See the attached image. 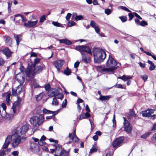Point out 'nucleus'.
Wrapping results in <instances>:
<instances>
[{
    "instance_id": "nucleus-1",
    "label": "nucleus",
    "mask_w": 156,
    "mask_h": 156,
    "mask_svg": "<svg viewBox=\"0 0 156 156\" xmlns=\"http://www.w3.org/2000/svg\"><path fill=\"white\" fill-rule=\"evenodd\" d=\"M26 137L21 136L19 134V131H16L12 136H8L5 140V143L3 146V148L6 149L9 144L10 140L12 142L11 145L12 147L15 148L18 147L19 145L25 140Z\"/></svg>"
},
{
    "instance_id": "nucleus-2",
    "label": "nucleus",
    "mask_w": 156,
    "mask_h": 156,
    "mask_svg": "<svg viewBox=\"0 0 156 156\" xmlns=\"http://www.w3.org/2000/svg\"><path fill=\"white\" fill-rule=\"evenodd\" d=\"M44 66H38L36 67L32 62H30L28 65V70L26 73L27 77L32 78L36 74L41 72Z\"/></svg>"
},
{
    "instance_id": "nucleus-3",
    "label": "nucleus",
    "mask_w": 156,
    "mask_h": 156,
    "mask_svg": "<svg viewBox=\"0 0 156 156\" xmlns=\"http://www.w3.org/2000/svg\"><path fill=\"white\" fill-rule=\"evenodd\" d=\"M93 56L94 62L96 63H99L103 62L105 58L106 53L102 49L96 48L94 50Z\"/></svg>"
},
{
    "instance_id": "nucleus-4",
    "label": "nucleus",
    "mask_w": 156,
    "mask_h": 156,
    "mask_svg": "<svg viewBox=\"0 0 156 156\" xmlns=\"http://www.w3.org/2000/svg\"><path fill=\"white\" fill-rule=\"evenodd\" d=\"M117 64V62L110 55L106 63V66L108 68H104L102 69L103 72H112L115 70L116 67L115 66Z\"/></svg>"
},
{
    "instance_id": "nucleus-5",
    "label": "nucleus",
    "mask_w": 156,
    "mask_h": 156,
    "mask_svg": "<svg viewBox=\"0 0 156 156\" xmlns=\"http://www.w3.org/2000/svg\"><path fill=\"white\" fill-rule=\"evenodd\" d=\"M44 121L43 115L40 114L39 116H35L31 118L30 119V123L34 126L41 125Z\"/></svg>"
},
{
    "instance_id": "nucleus-6",
    "label": "nucleus",
    "mask_w": 156,
    "mask_h": 156,
    "mask_svg": "<svg viewBox=\"0 0 156 156\" xmlns=\"http://www.w3.org/2000/svg\"><path fill=\"white\" fill-rule=\"evenodd\" d=\"M75 49L76 50L80 51L81 55H82V54H85L83 52H87L90 55H92L91 49L88 46L84 45L78 46H76Z\"/></svg>"
},
{
    "instance_id": "nucleus-7",
    "label": "nucleus",
    "mask_w": 156,
    "mask_h": 156,
    "mask_svg": "<svg viewBox=\"0 0 156 156\" xmlns=\"http://www.w3.org/2000/svg\"><path fill=\"white\" fill-rule=\"evenodd\" d=\"M64 63V61L62 60H56L53 62V65L57 68L58 71H59Z\"/></svg>"
},
{
    "instance_id": "nucleus-8",
    "label": "nucleus",
    "mask_w": 156,
    "mask_h": 156,
    "mask_svg": "<svg viewBox=\"0 0 156 156\" xmlns=\"http://www.w3.org/2000/svg\"><path fill=\"white\" fill-rule=\"evenodd\" d=\"M124 122L123 124L124 125V129L126 132L130 133L132 130V127L130 125V123L128 121L126 120L125 118H123Z\"/></svg>"
},
{
    "instance_id": "nucleus-9",
    "label": "nucleus",
    "mask_w": 156,
    "mask_h": 156,
    "mask_svg": "<svg viewBox=\"0 0 156 156\" xmlns=\"http://www.w3.org/2000/svg\"><path fill=\"white\" fill-rule=\"evenodd\" d=\"M30 146L32 151L34 153H37L39 151V147L34 142L30 141Z\"/></svg>"
},
{
    "instance_id": "nucleus-10",
    "label": "nucleus",
    "mask_w": 156,
    "mask_h": 156,
    "mask_svg": "<svg viewBox=\"0 0 156 156\" xmlns=\"http://www.w3.org/2000/svg\"><path fill=\"white\" fill-rule=\"evenodd\" d=\"M21 101V98L18 97L17 100L13 103L12 107V109L14 113H16L17 109L19 108L20 105Z\"/></svg>"
},
{
    "instance_id": "nucleus-11",
    "label": "nucleus",
    "mask_w": 156,
    "mask_h": 156,
    "mask_svg": "<svg viewBox=\"0 0 156 156\" xmlns=\"http://www.w3.org/2000/svg\"><path fill=\"white\" fill-rule=\"evenodd\" d=\"M38 20H36L34 21L29 20L27 23L25 22L24 25L27 27H33L36 26L37 24Z\"/></svg>"
},
{
    "instance_id": "nucleus-12",
    "label": "nucleus",
    "mask_w": 156,
    "mask_h": 156,
    "mask_svg": "<svg viewBox=\"0 0 156 156\" xmlns=\"http://www.w3.org/2000/svg\"><path fill=\"white\" fill-rule=\"evenodd\" d=\"M29 129V126L27 124L23 125L19 129H17L16 131H19V134L21 136L25 133Z\"/></svg>"
},
{
    "instance_id": "nucleus-13",
    "label": "nucleus",
    "mask_w": 156,
    "mask_h": 156,
    "mask_svg": "<svg viewBox=\"0 0 156 156\" xmlns=\"http://www.w3.org/2000/svg\"><path fill=\"white\" fill-rule=\"evenodd\" d=\"M124 140V137H120L117 138L113 142L112 145L113 147H116L121 144Z\"/></svg>"
},
{
    "instance_id": "nucleus-14",
    "label": "nucleus",
    "mask_w": 156,
    "mask_h": 156,
    "mask_svg": "<svg viewBox=\"0 0 156 156\" xmlns=\"http://www.w3.org/2000/svg\"><path fill=\"white\" fill-rule=\"evenodd\" d=\"M56 149L58 150L61 149V151L60 152V154H59V156H67L69 154V153L65 150L64 149H62V147L61 145L58 144L55 146Z\"/></svg>"
},
{
    "instance_id": "nucleus-15",
    "label": "nucleus",
    "mask_w": 156,
    "mask_h": 156,
    "mask_svg": "<svg viewBox=\"0 0 156 156\" xmlns=\"http://www.w3.org/2000/svg\"><path fill=\"white\" fill-rule=\"evenodd\" d=\"M16 92L18 95H19L20 94H22L23 95L24 94V87L21 84V83H20V85L16 87Z\"/></svg>"
},
{
    "instance_id": "nucleus-16",
    "label": "nucleus",
    "mask_w": 156,
    "mask_h": 156,
    "mask_svg": "<svg viewBox=\"0 0 156 156\" xmlns=\"http://www.w3.org/2000/svg\"><path fill=\"white\" fill-rule=\"evenodd\" d=\"M58 91L55 89H52L48 92V95L50 97H56L58 94Z\"/></svg>"
},
{
    "instance_id": "nucleus-17",
    "label": "nucleus",
    "mask_w": 156,
    "mask_h": 156,
    "mask_svg": "<svg viewBox=\"0 0 156 156\" xmlns=\"http://www.w3.org/2000/svg\"><path fill=\"white\" fill-rule=\"evenodd\" d=\"M69 137L71 139H72L73 142H77L79 140V139L76 135L75 130L73 131V134L70 133H69Z\"/></svg>"
},
{
    "instance_id": "nucleus-18",
    "label": "nucleus",
    "mask_w": 156,
    "mask_h": 156,
    "mask_svg": "<svg viewBox=\"0 0 156 156\" xmlns=\"http://www.w3.org/2000/svg\"><path fill=\"white\" fill-rule=\"evenodd\" d=\"M82 61L86 63H89L90 61V57L87 54H82Z\"/></svg>"
},
{
    "instance_id": "nucleus-19",
    "label": "nucleus",
    "mask_w": 156,
    "mask_h": 156,
    "mask_svg": "<svg viewBox=\"0 0 156 156\" xmlns=\"http://www.w3.org/2000/svg\"><path fill=\"white\" fill-rule=\"evenodd\" d=\"M2 53L7 57H9L11 55L12 52H11L8 48H4L2 50Z\"/></svg>"
},
{
    "instance_id": "nucleus-20",
    "label": "nucleus",
    "mask_w": 156,
    "mask_h": 156,
    "mask_svg": "<svg viewBox=\"0 0 156 156\" xmlns=\"http://www.w3.org/2000/svg\"><path fill=\"white\" fill-rule=\"evenodd\" d=\"M58 41L60 43H63L67 45H70L72 43L71 41L67 39H59Z\"/></svg>"
},
{
    "instance_id": "nucleus-21",
    "label": "nucleus",
    "mask_w": 156,
    "mask_h": 156,
    "mask_svg": "<svg viewBox=\"0 0 156 156\" xmlns=\"http://www.w3.org/2000/svg\"><path fill=\"white\" fill-rule=\"evenodd\" d=\"M14 37L16 39V44L18 45L22 39V36L20 35L14 34Z\"/></svg>"
},
{
    "instance_id": "nucleus-22",
    "label": "nucleus",
    "mask_w": 156,
    "mask_h": 156,
    "mask_svg": "<svg viewBox=\"0 0 156 156\" xmlns=\"http://www.w3.org/2000/svg\"><path fill=\"white\" fill-rule=\"evenodd\" d=\"M118 78L121 79L125 81H126L128 80L131 79L132 77L129 76L123 75L122 76L119 77Z\"/></svg>"
},
{
    "instance_id": "nucleus-23",
    "label": "nucleus",
    "mask_w": 156,
    "mask_h": 156,
    "mask_svg": "<svg viewBox=\"0 0 156 156\" xmlns=\"http://www.w3.org/2000/svg\"><path fill=\"white\" fill-rule=\"evenodd\" d=\"M111 98V96L110 95H102L101 97H99V99L100 101H104L108 100Z\"/></svg>"
},
{
    "instance_id": "nucleus-24",
    "label": "nucleus",
    "mask_w": 156,
    "mask_h": 156,
    "mask_svg": "<svg viewBox=\"0 0 156 156\" xmlns=\"http://www.w3.org/2000/svg\"><path fill=\"white\" fill-rule=\"evenodd\" d=\"M5 40V42L8 44H10L12 42V39L11 38L6 35H4L3 36Z\"/></svg>"
},
{
    "instance_id": "nucleus-25",
    "label": "nucleus",
    "mask_w": 156,
    "mask_h": 156,
    "mask_svg": "<svg viewBox=\"0 0 156 156\" xmlns=\"http://www.w3.org/2000/svg\"><path fill=\"white\" fill-rule=\"evenodd\" d=\"M32 83L35 88L42 87L38 84L37 81L35 79L33 80Z\"/></svg>"
},
{
    "instance_id": "nucleus-26",
    "label": "nucleus",
    "mask_w": 156,
    "mask_h": 156,
    "mask_svg": "<svg viewBox=\"0 0 156 156\" xmlns=\"http://www.w3.org/2000/svg\"><path fill=\"white\" fill-rule=\"evenodd\" d=\"M11 94H8L6 96V104L9 105V104L11 103V100L10 99L11 97Z\"/></svg>"
},
{
    "instance_id": "nucleus-27",
    "label": "nucleus",
    "mask_w": 156,
    "mask_h": 156,
    "mask_svg": "<svg viewBox=\"0 0 156 156\" xmlns=\"http://www.w3.org/2000/svg\"><path fill=\"white\" fill-rule=\"evenodd\" d=\"M98 149V147L95 144L94 145L92 148L90 149V153H93L97 151Z\"/></svg>"
},
{
    "instance_id": "nucleus-28",
    "label": "nucleus",
    "mask_w": 156,
    "mask_h": 156,
    "mask_svg": "<svg viewBox=\"0 0 156 156\" xmlns=\"http://www.w3.org/2000/svg\"><path fill=\"white\" fill-rule=\"evenodd\" d=\"M64 73L66 76L70 75L71 73V70L68 67L66 68V69L64 70Z\"/></svg>"
},
{
    "instance_id": "nucleus-29",
    "label": "nucleus",
    "mask_w": 156,
    "mask_h": 156,
    "mask_svg": "<svg viewBox=\"0 0 156 156\" xmlns=\"http://www.w3.org/2000/svg\"><path fill=\"white\" fill-rule=\"evenodd\" d=\"M18 16H20L22 19V21L23 22H26L27 21V19L23 15L20 14H18L15 15H14L15 17H16Z\"/></svg>"
},
{
    "instance_id": "nucleus-30",
    "label": "nucleus",
    "mask_w": 156,
    "mask_h": 156,
    "mask_svg": "<svg viewBox=\"0 0 156 156\" xmlns=\"http://www.w3.org/2000/svg\"><path fill=\"white\" fill-rule=\"evenodd\" d=\"M20 69L21 72L23 73H25L26 74V73L28 70V67H27V69H26L23 66H22L20 67Z\"/></svg>"
},
{
    "instance_id": "nucleus-31",
    "label": "nucleus",
    "mask_w": 156,
    "mask_h": 156,
    "mask_svg": "<svg viewBox=\"0 0 156 156\" xmlns=\"http://www.w3.org/2000/svg\"><path fill=\"white\" fill-rule=\"evenodd\" d=\"M43 113L45 114H51L52 111L48 110L46 109H43L42 110Z\"/></svg>"
},
{
    "instance_id": "nucleus-32",
    "label": "nucleus",
    "mask_w": 156,
    "mask_h": 156,
    "mask_svg": "<svg viewBox=\"0 0 156 156\" xmlns=\"http://www.w3.org/2000/svg\"><path fill=\"white\" fill-rule=\"evenodd\" d=\"M11 149H7L5 150H3L2 151V153L3 154V155H6L7 154H8L10 152V151Z\"/></svg>"
},
{
    "instance_id": "nucleus-33",
    "label": "nucleus",
    "mask_w": 156,
    "mask_h": 156,
    "mask_svg": "<svg viewBox=\"0 0 156 156\" xmlns=\"http://www.w3.org/2000/svg\"><path fill=\"white\" fill-rule=\"evenodd\" d=\"M112 12V10L109 9H106L105 10V13L108 15L110 14Z\"/></svg>"
},
{
    "instance_id": "nucleus-34",
    "label": "nucleus",
    "mask_w": 156,
    "mask_h": 156,
    "mask_svg": "<svg viewBox=\"0 0 156 156\" xmlns=\"http://www.w3.org/2000/svg\"><path fill=\"white\" fill-rule=\"evenodd\" d=\"M142 115L143 116L146 117H149L150 116V114L149 112H147V111L142 112Z\"/></svg>"
},
{
    "instance_id": "nucleus-35",
    "label": "nucleus",
    "mask_w": 156,
    "mask_h": 156,
    "mask_svg": "<svg viewBox=\"0 0 156 156\" xmlns=\"http://www.w3.org/2000/svg\"><path fill=\"white\" fill-rule=\"evenodd\" d=\"M119 18L121 20V21L123 22H126L127 20V17L125 16H120Z\"/></svg>"
},
{
    "instance_id": "nucleus-36",
    "label": "nucleus",
    "mask_w": 156,
    "mask_h": 156,
    "mask_svg": "<svg viewBox=\"0 0 156 156\" xmlns=\"http://www.w3.org/2000/svg\"><path fill=\"white\" fill-rule=\"evenodd\" d=\"M58 101H57L56 97H54L53 99L52 102V105H58Z\"/></svg>"
},
{
    "instance_id": "nucleus-37",
    "label": "nucleus",
    "mask_w": 156,
    "mask_h": 156,
    "mask_svg": "<svg viewBox=\"0 0 156 156\" xmlns=\"http://www.w3.org/2000/svg\"><path fill=\"white\" fill-rule=\"evenodd\" d=\"M151 132H147L145 133L144 134L142 135L141 136V138L145 139L146 138L147 136H149L151 134Z\"/></svg>"
},
{
    "instance_id": "nucleus-38",
    "label": "nucleus",
    "mask_w": 156,
    "mask_h": 156,
    "mask_svg": "<svg viewBox=\"0 0 156 156\" xmlns=\"http://www.w3.org/2000/svg\"><path fill=\"white\" fill-rule=\"evenodd\" d=\"M140 77L143 80L144 82H145L148 78V76L146 74L141 75H140Z\"/></svg>"
},
{
    "instance_id": "nucleus-39",
    "label": "nucleus",
    "mask_w": 156,
    "mask_h": 156,
    "mask_svg": "<svg viewBox=\"0 0 156 156\" xmlns=\"http://www.w3.org/2000/svg\"><path fill=\"white\" fill-rule=\"evenodd\" d=\"M40 60L41 59L39 58H35L34 60V63H33V65H34V66H35V65L39 63L40 61Z\"/></svg>"
},
{
    "instance_id": "nucleus-40",
    "label": "nucleus",
    "mask_w": 156,
    "mask_h": 156,
    "mask_svg": "<svg viewBox=\"0 0 156 156\" xmlns=\"http://www.w3.org/2000/svg\"><path fill=\"white\" fill-rule=\"evenodd\" d=\"M12 3V2H8V11L9 13L11 12V7Z\"/></svg>"
},
{
    "instance_id": "nucleus-41",
    "label": "nucleus",
    "mask_w": 156,
    "mask_h": 156,
    "mask_svg": "<svg viewBox=\"0 0 156 156\" xmlns=\"http://www.w3.org/2000/svg\"><path fill=\"white\" fill-rule=\"evenodd\" d=\"M147 25V23L145 21H142L140 23V25L142 27H144L145 26Z\"/></svg>"
},
{
    "instance_id": "nucleus-42",
    "label": "nucleus",
    "mask_w": 156,
    "mask_h": 156,
    "mask_svg": "<svg viewBox=\"0 0 156 156\" xmlns=\"http://www.w3.org/2000/svg\"><path fill=\"white\" fill-rule=\"evenodd\" d=\"M129 115L133 116H136V114L134 112L133 109H132L130 110Z\"/></svg>"
},
{
    "instance_id": "nucleus-43",
    "label": "nucleus",
    "mask_w": 156,
    "mask_h": 156,
    "mask_svg": "<svg viewBox=\"0 0 156 156\" xmlns=\"http://www.w3.org/2000/svg\"><path fill=\"white\" fill-rule=\"evenodd\" d=\"M83 16L82 15L76 16L75 17V20H83Z\"/></svg>"
},
{
    "instance_id": "nucleus-44",
    "label": "nucleus",
    "mask_w": 156,
    "mask_h": 156,
    "mask_svg": "<svg viewBox=\"0 0 156 156\" xmlns=\"http://www.w3.org/2000/svg\"><path fill=\"white\" fill-rule=\"evenodd\" d=\"M57 96V98L60 99H62L64 97L63 94L62 93H60L59 91L58 94Z\"/></svg>"
},
{
    "instance_id": "nucleus-45",
    "label": "nucleus",
    "mask_w": 156,
    "mask_h": 156,
    "mask_svg": "<svg viewBox=\"0 0 156 156\" xmlns=\"http://www.w3.org/2000/svg\"><path fill=\"white\" fill-rule=\"evenodd\" d=\"M46 20V19L45 15H43L40 18V22L42 23Z\"/></svg>"
},
{
    "instance_id": "nucleus-46",
    "label": "nucleus",
    "mask_w": 156,
    "mask_h": 156,
    "mask_svg": "<svg viewBox=\"0 0 156 156\" xmlns=\"http://www.w3.org/2000/svg\"><path fill=\"white\" fill-rule=\"evenodd\" d=\"M75 23L74 21H71V20L69 21V23L68 24L67 26L68 27H71V26H73V25Z\"/></svg>"
},
{
    "instance_id": "nucleus-47",
    "label": "nucleus",
    "mask_w": 156,
    "mask_h": 156,
    "mask_svg": "<svg viewBox=\"0 0 156 156\" xmlns=\"http://www.w3.org/2000/svg\"><path fill=\"white\" fill-rule=\"evenodd\" d=\"M96 23L95 21L94 20H91L90 22V25L93 28H94L95 27Z\"/></svg>"
},
{
    "instance_id": "nucleus-48",
    "label": "nucleus",
    "mask_w": 156,
    "mask_h": 156,
    "mask_svg": "<svg viewBox=\"0 0 156 156\" xmlns=\"http://www.w3.org/2000/svg\"><path fill=\"white\" fill-rule=\"evenodd\" d=\"M52 24L55 26L56 27H60V26L61 25V24L58 23L56 22H52Z\"/></svg>"
},
{
    "instance_id": "nucleus-49",
    "label": "nucleus",
    "mask_w": 156,
    "mask_h": 156,
    "mask_svg": "<svg viewBox=\"0 0 156 156\" xmlns=\"http://www.w3.org/2000/svg\"><path fill=\"white\" fill-rule=\"evenodd\" d=\"M129 20H131L133 18L134 16V15L133 14V13L131 12H130L129 14Z\"/></svg>"
},
{
    "instance_id": "nucleus-50",
    "label": "nucleus",
    "mask_w": 156,
    "mask_h": 156,
    "mask_svg": "<svg viewBox=\"0 0 156 156\" xmlns=\"http://www.w3.org/2000/svg\"><path fill=\"white\" fill-rule=\"evenodd\" d=\"M67 101L66 99L65 100V101H63L62 104V108H65L67 105Z\"/></svg>"
},
{
    "instance_id": "nucleus-51",
    "label": "nucleus",
    "mask_w": 156,
    "mask_h": 156,
    "mask_svg": "<svg viewBox=\"0 0 156 156\" xmlns=\"http://www.w3.org/2000/svg\"><path fill=\"white\" fill-rule=\"evenodd\" d=\"M6 119H8L9 120H11L13 117V115L12 114L8 115L6 117Z\"/></svg>"
},
{
    "instance_id": "nucleus-52",
    "label": "nucleus",
    "mask_w": 156,
    "mask_h": 156,
    "mask_svg": "<svg viewBox=\"0 0 156 156\" xmlns=\"http://www.w3.org/2000/svg\"><path fill=\"white\" fill-rule=\"evenodd\" d=\"M12 93L13 96H16L18 95L17 92H16V90H15L13 89H12Z\"/></svg>"
},
{
    "instance_id": "nucleus-53",
    "label": "nucleus",
    "mask_w": 156,
    "mask_h": 156,
    "mask_svg": "<svg viewBox=\"0 0 156 156\" xmlns=\"http://www.w3.org/2000/svg\"><path fill=\"white\" fill-rule=\"evenodd\" d=\"M155 68V66L154 64L153 65H151V66L149 67V69L151 71H152Z\"/></svg>"
},
{
    "instance_id": "nucleus-54",
    "label": "nucleus",
    "mask_w": 156,
    "mask_h": 156,
    "mask_svg": "<svg viewBox=\"0 0 156 156\" xmlns=\"http://www.w3.org/2000/svg\"><path fill=\"white\" fill-rule=\"evenodd\" d=\"M71 15V14L70 13H67L66 17V18L67 20L68 21L69 20Z\"/></svg>"
},
{
    "instance_id": "nucleus-55",
    "label": "nucleus",
    "mask_w": 156,
    "mask_h": 156,
    "mask_svg": "<svg viewBox=\"0 0 156 156\" xmlns=\"http://www.w3.org/2000/svg\"><path fill=\"white\" fill-rule=\"evenodd\" d=\"M5 63V61L1 57H0V66L3 65Z\"/></svg>"
},
{
    "instance_id": "nucleus-56",
    "label": "nucleus",
    "mask_w": 156,
    "mask_h": 156,
    "mask_svg": "<svg viewBox=\"0 0 156 156\" xmlns=\"http://www.w3.org/2000/svg\"><path fill=\"white\" fill-rule=\"evenodd\" d=\"M44 87L46 90H48L50 88V86L49 84H47Z\"/></svg>"
},
{
    "instance_id": "nucleus-57",
    "label": "nucleus",
    "mask_w": 156,
    "mask_h": 156,
    "mask_svg": "<svg viewBox=\"0 0 156 156\" xmlns=\"http://www.w3.org/2000/svg\"><path fill=\"white\" fill-rule=\"evenodd\" d=\"M95 29V32L97 33L98 34L99 32L100 31V28L99 27L97 26H96L94 28Z\"/></svg>"
},
{
    "instance_id": "nucleus-58",
    "label": "nucleus",
    "mask_w": 156,
    "mask_h": 156,
    "mask_svg": "<svg viewBox=\"0 0 156 156\" xmlns=\"http://www.w3.org/2000/svg\"><path fill=\"white\" fill-rule=\"evenodd\" d=\"M1 108L2 109H3L6 110V106L5 103H2L1 105Z\"/></svg>"
},
{
    "instance_id": "nucleus-59",
    "label": "nucleus",
    "mask_w": 156,
    "mask_h": 156,
    "mask_svg": "<svg viewBox=\"0 0 156 156\" xmlns=\"http://www.w3.org/2000/svg\"><path fill=\"white\" fill-rule=\"evenodd\" d=\"M133 14L134 15V16H135L137 18H139V19H140V20L142 19V18L139 15H138L136 13L134 12Z\"/></svg>"
},
{
    "instance_id": "nucleus-60",
    "label": "nucleus",
    "mask_w": 156,
    "mask_h": 156,
    "mask_svg": "<svg viewBox=\"0 0 156 156\" xmlns=\"http://www.w3.org/2000/svg\"><path fill=\"white\" fill-rule=\"evenodd\" d=\"M19 152L17 151H14L12 153V154L13 156H17L18 155Z\"/></svg>"
},
{
    "instance_id": "nucleus-61",
    "label": "nucleus",
    "mask_w": 156,
    "mask_h": 156,
    "mask_svg": "<svg viewBox=\"0 0 156 156\" xmlns=\"http://www.w3.org/2000/svg\"><path fill=\"white\" fill-rule=\"evenodd\" d=\"M80 64V62H76L74 63V67L75 68H77Z\"/></svg>"
},
{
    "instance_id": "nucleus-62",
    "label": "nucleus",
    "mask_w": 156,
    "mask_h": 156,
    "mask_svg": "<svg viewBox=\"0 0 156 156\" xmlns=\"http://www.w3.org/2000/svg\"><path fill=\"white\" fill-rule=\"evenodd\" d=\"M115 87L118 88H120L121 89H123V87L122 85L121 84H118L115 85Z\"/></svg>"
},
{
    "instance_id": "nucleus-63",
    "label": "nucleus",
    "mask_w": 156,
    "mask_h": 156,
    "mask_svg": "<svg viewBox=\"0 0 156 156\" xmlns=\"http://www.w3.org/2000/svg\"><path fill=\"white\" fill-rule=\"evenodd\" d=\"M86 119L85 116V115H84V113H82L80 115L79 119H80V120H81V119Z\"/></svg>"
},
{
    "instance_id": "nucleus-64",
    "label": "nucleus",
    "mask_w": 156,
    "mask_h": 156,
    "mask_svg": "<svg viewBox=\"0 0 156 156\" xmlns=\"http://www.w3.org/2000/svg\"><path fill=\"white\" fill-rule=\"evenodd\" d=\"M85 115V118H89L90 116V113L88 112H86L84 114Z\"/></svg>"
}]
</instances>
